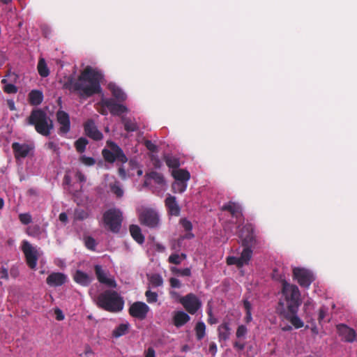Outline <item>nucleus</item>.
<instances>
[{
  "label": "nucleus",
  "mask_w": 357,
  "mask_h": 357,
  "mask_svg": "<svg viewBox=\"0 0 357 357\" xmlns=\"http://www.w3.org/2000/svg\"><path fill=\"white\" fill-rule=\"evenodd\" d=\"M56 119L61 126L59 130V133H68L70 129V121L68 114L63 110H59L56 112Z\"/></svg>",
  "instance_id": "obj_16"
},
{
  "label": "nucleus",
  "mask_w": 357,
  "mask_h": 357,
  "mask_svg": "<svg viewBox=\"0 0 357 357\" xmlns=\"http://www.w3.org/2000/svg\"><path fill=\"white\" fill-rule=\"evenodd\" d=\"M172 271L174 273L179 274L182 276H190L191 275V271L189 268H185L183 269H178L176 267L172 268Z\"/></svg>",
  "instance_id": "obj_47"
},
{
  "label": "nucleus",
  "mask_w": 357,
  "mask_h": 357,
  "mask_svg": "<svg viewBox=\"0 0 357 357\" xmlns=\"http://www.w3.org/2000/svg\"><path fill=\"white\" fill-rule=\"evenodd\" d=\"M145 296L146 298V301L149 303H153L157 302L158 301V296L156 292L148 290L145 292Z\"/></svg>",
  "instance_id": "obj_43"
},
{
  "label": "nucleus",
  "mask_w": 357,
  "mask_h": 357,
  "mask_svg": "<svg viewBox=\"0 0 357 357\" xmlns=\"http://www.w3.org/2000/svg\"><path fill=\"white\" fill-rule=\"evenodd\" d=\"M196 337L198 340H201L205 336L206 326L204 322L199 321L195 326Z\"/></svg>",
  "instance_id": "obj_34"
},
{
  "label": "nucleus",
  "mask_w": 357,
  "mask_h": 357,
  "mask_svg": "<svg viewBox=\"0 0 357 357\" xmlns=\"http://www.w3.org/2000/svg\"><path fill=\"white\" fill-rule=\"evenodd\" d=\"M208 351L212 354H215L217 352V346L215 342H211L208 347Z\"/></svg>",
  "instance_id": "obj_63"
},
{
  "label": "nucleus",
  "mask_w": 357,
  "mask_h": 357,
  "mask_svg": "<svg viewBox=\"0 0 357 357\" xmlns=\"http://www.w3.org/2000/svg\"><path fill=\"white\" fill-rule=\"evenodd\" d=\"M130 328V324L127 323L121 324L112 331V336L115 338L120 337L128 333Z\"/></svg>",
  "instance_id": "obj_32"
},
{
  "label": "nucleus",
  "mask_w": 357,
  "mask_h": 357,
  "mask_svg": "<svg viewBox=\"0 0 357 357\" xmlns=\"http://www.w3.org/2000/svg\"><path fill=\"white\" fill-rule=\"evenodd\" d=\"M149 281L153 287H160L163 284V280L159 274H153L150 277Z\"/></svg>",
  "instance_id": "obj_39"
},
{
  "label": "nucleus",
  "mask_w": 357,
  "mask_h": 357,
  "mask_svg": "<svg viewBox=\"0 0 357 357\" xmlns=\"http://www.w3.org/2000/svg\"><path fill=\"white\" fill-rule=\"evenodd\" d=\"M239 238L243 247L254 248L261 243L259 238L255 233V227L251 223H247L241 228Z\"/></svg>",
  "instance_id": "obj_6"
},
{
  "label": "nucleus",
  "mask_w": 357,
  "mask_h": 357,
  "mask_svg": "<svg viewBox=\"0 0 357 357\" xmlns=\"http://www.w3.org/2000/svg\"><path fill=\"white\" fill-rule=\"evenodd\" d=\"M123 220V213L116 208H109L102 214L105 228L114 234L120 232Z\"/></svg>",
  "instance_id": "obj_5"
},
{
  "label": "nucleus",
  "mask_w": 357,
  "mask_h": 357,
  "mask_svg": "<svg viewBox=\"0 0 357 357\" xmlns=\"http://www.w3.org/2000/svg\"><path fill=\"white\" fill-rule=\"evenodd\" d=\"M118 173H119V176L122 179H126V170H125V169L123 168V167H120L119 168Z\"/></svg>",
  "instance_id": "obj_64"
},
{
  "label": "nucleus",
  "mask_w": 357,
  "mask_h": 357,
  "mask_svg": "<svg viewBox=\"0 0 357 357\" xmlns=\"http://www.w3.org/2000/svg\"><path fill=\"white\" fill-rule=\"evenodd\" d=\"M1 83L4 84L3 91L8 94H14L17 92V87L13 84H7V79H3Z\"/></svg>",
  "instance_id": "obj_38"
},
{
  "label": "nucleus",
  "mask_w": 357,
  "mask_h": 357,
  "mask_svg": "<svg viewBox=\"0 0 357 357\" xmlns=\"http://www.w3.org/2000/svg\"><path fill=\"white\" fill-rule=\"evenodd\" d=\"M252 248L243 247L241 256L238 257L239 261L242 264V267L248 265L252 257Z\"/></svg>",
  "instance_id": "obj_29"
},
{
  "label": "nucleus",
  "mask_w": 357,
  "mask_h": 357,
  "mask_svg": "<svg viewBox=\"0 0 357 357\" xmlns=\"http://www.w3.org/2000/svg\"><path fill=\"white\" fill-rule=\"evenodd\" d=\"M272 278H273V279H274L275 280H281L282 282L283 281H285L284 280L282 279V276L281 275V274L278 272V271L277 269H274L273 271Z\"/></svg>",
  "instance_id": "obj_58"
},
{
  "label": "nucleus",
  "mask_w": 357,
  "mask_h": 357,
  "mask_svg": "<svg viewBox=\"0 0 357 357\" xmlns=\"http://www.w3.org/2000/svg\"><path fill=\"white\" fill-rule=\"evenodd\" d=\"M168 261L170 264L178 265L181 263V257L178 254H172L168 258Z\"/></svg>",
  "instance_id": "obj_52"
},
{
  "label": "nucleus",
  "mask_w": 357,
  "mask_h": 357,
  "mask_svg": "<svg viewBox=\"0 0 357 357\" xmlns=\"http://www.w3.org/2000/svg\"><path fill=\"white\" fill-rule=\"evenodd\" d=\"M252 248L243 247L241 256L238 257L239 261L242 264V267L248 265L252 257Z\"/></svg>",
  "instance_id": "obj_30"
},
{
  "label": "nucleus",
  "mask_w": 357,
  "mask_h": 357,
  "mask_svg": "<svg viewBox=\"0 0 357 357\" xmlns=\"http://www.w3.org/2000/svg\"><path fill=\"white\" fill-rule=\"evenodd\" d=\"M144 144L146 149L151 152H156L158 151L157 146L150 140H146Z\"/></svg>",
  "instance_id": "obj_53"
},
{
  "label": "nucleus",
  "mask_w": 357,
  "mask_h": 357,
  "mask_svg": "<svg viewBox=\"0 0 357 357\" xmlns=\"http://www.w3.org/2000/svg\"><path fill=\"white\" fill-rule=\"evenodd\" d=\"M85 245L88 249L95 250L96 242L93 237L88 236L85 238Z\"/></svg>",
  "instance_id": "obj_49"
},
{
  "label": "nucleus",
  "mask_w": 357,
  "mask_h": 357,
  "mask_svg": "<svg viewBox=\"0 0 357 357\" xmlns=\"http://www.w3.org/2000/svg\"><path fill=\"white\" fill-rule=\"evenodd\" d=\"M74 215L76 220H84L89 217V213L85 210L77 208L75 210Z\"/></svg>",
  "instance_id": "obj_42"
},
{
  "label": "nucleus",
  "mask_w": 357,
  "mask_h": 357,
  "mask_svg": "<svg viewBox=\"0 0 357 357\" xmlns=\"http://www.w3.org/2000/svg\"><path fill=\"white\" fill-rule=\"evenodd\" d=\"M165 204L168 214L172 216H178L181 213V208L174 196L169 195L165 200Z\"/></svg>",
  "instance_id": "obj_20"
},
{
  "label": "nucleus",
  "mask_w": 357,
  "mask_h": 357,
  "mask_svg": "<svg viewBox=\"0 0 357 357\" xmlns=\"http://www.w3.org/2000/svg\"><path fill=\"white\" fill-rule=\"evenodd\" d=\"M293 276L299 285L305 288H308L314 280L312 272L303 268H294Z\"/></svg>",
  "instance_id": "obj_11"
},
{
  "label": "nucleus",
  "mask_w": 357,
  "mask_h": 357,
  "mask_svg": "<svg viewBox=\"0 0 357 357\" xmlns=\"http://www.w3.org/2000/svg\"><path fill=\"white\" fill-rule=\"evenodd\" d=\"M19 220L23 225H28L31 222L32 218L29 213H20Z\"/></svg>",
  "instance_id": "obj_46"
},
{
  "label": "nucleus",
  "mask_w": 357,
  "mask_h": 357,
  "mask_svg": "<svg viewBox=\"0 0 357 357\" xmlns=\"http://www.w3.org/2000/svg\"><path fill=\"white\" fill-rule=\"evenodd\" d=\"M121 123L123 125L124 130L128 132H135L139 130L138 124L134 118L123 116Z\"/></svg>",
  "instance_id": "obj_24"
},
{
  "label": "nucleus",
  "mask_w": 357,
  "mask_h": 357,
  "mask_svg": "<svg viewBox=\"0 0 357 357\" xmlns=\"http://www.w3.org/2000/svg\"><path fill=\"white\" fill-rule=\"evenodd\" d=\"M226 262L227 265H236L238 268H242V264L239 261L238 257L229 256L227 257Z\"/></svg>",
  "instance_id": "obj_44"
},
{
  "label": "nucleus",
  "mask_w": 357,
  "mask_h": 357,
  "mask_svg": "<svg viewBox=\"0 0 357 357\" xmlns=\"http://www.w3.org/2000/svg\"><path fill=\"white\" fill-rule=\"evenodd\" d=\"M109 90L111 91L112 96L119 102L126 100L127 96L119 86L115 85L109 86Z\"/></svg>",
  "instance_id": "obj_31"
},
{
  "label": "nucleus",
  "mask_w": 357,
  "mask_h": 357,
  "mask_svg": "<svg viewBox=\"0 0 357 357\" xmlns=\"http://www.w3.org/2000/svg\"><path fill=\"white\" fill-rule=\"evenodd\" d=\"M326 314H327V308L325 307H321L319 310V314H318V321L319 323H321L324 320Z\"/></svg>",
  "instance_id": "obj_54"
},
{
  "label": "nucleus",
  "mask_w": 357,
  "mask_h": 357,
  "mask_svg": "<svg viewBox=\"0 0 357 357\" xmlns=\"http://www.w3.org/2000/svg\"><path fill=\"white\" fill-rule=\"evenodd\" d=\"M45 146L47 149H50L53 152H57L59 149L58 145L54 142H48Z\"/></svg>",
  "instance_id": "obj_55"
},
{
  "label": "nucleus",
  "mask_w": 357,
  "mask_h": 357,
  "mask_svg": "<svg viewBox=\"0 0 357 357\" xmlns=\"http://www.w3.org/2000/svg\"><path fill=\"white\" fill-rule=\"evenodd\" d=\"M12 149L13 151L15 158L16 159H20L26 158L29 155L31 147L27 144L13 142L12 144Z\"/></svg>",
  "instance_id": "obj_19"
},
{
  "label": "nucleus",
  "mask_w": 357,
  "mask_h": 357,
  "mask_svg": "<svg viewBox=\"0 0 357 357\" xmlns=\"http://www.w3.org/2000/svg\"><path fill=\"white\" fill-rule=\"evenodd\" d=\"M172 176L174 178L175 181L183 183H187V181L190 178V174L189 172L183 169L174 170L172 172Z\"/></svg>",
  "instance_id": "obj_27"
},
{
  "label": "nucleus",
  "mask_w": 357,
  "mask_h": 357,
  "mask_svg": "<svg viewBox=\"0 0 357 357\" xmlns=\"http://www.w3.org/2000/svg\"><path fill=\"white\" fill-rule=\"evenodd\" d=\"M179 303L190 314H195L202 307V301L194 294L190 293L179 298Z\"/></svg>",
  "instance_id": "obj_9"
},
{
  "label": "nucleus",
  "mask_w": 357,
  "mask_h": 357,
  "mask_svg": "<svg viewBox=\"0 0 357 357\" xmlns=\"http://www.w3.org/2000/svg\"><path fill=\"white\" fill-rule=\"evenodd\" d=\"M180 224L185 231H191L192 229V225L190 221L188 220L185 218H181L180 220Z\"/></svg>",
  "instance_id": "obj_51"
},
{
  "label": "nucleus",
  "mask_w": 357,
  "mask_h": 357,
  "mask_svg": "<svg viewBox=\"0 0 357 357\" xmlns=\"http://www.w3.org/2000/svg\"><path fill=\"white\" fill-rule=\"evenodd\" d=\"M190 319V317L183 311L175 312L173 317V324L177 327H181L188 323Z\"/></svg>",
  "instance_id": "obj_22"
},
{
  "label": "nucleus",
  "mask_w": 357,
  "mask_h": 357,
  "mask_svg": "<svg viewBox=\"0 0 357 357\" xmlns=\"http://www.w3.org/2000/svg\"><path fill=\"white\" fill-rule=\"evenodd\" d=\"M139 220L142 225L149 228H156L160 223L158 212L153 208H143L139 214Z\"/></svg>",
  "instance_id": "obj_8"
},
{
  "label": "nucleus",
  "mask_w": 357,
  "mask_h": 357,
  "mask_svg": "<svg viewBox=\"0 0 357 357\" xmlns=\"http://www.w3.org/2000/svg\"><path fill=\"white\" fill-rule=\"evenodd\" d=\"M85 134L90 138L98 141L102 138V134L98 130L93 120L89 119L84 124Z\"/></svg>",
  "instance_id": "obj_17"
},
{
  "label": "nucleus",
  "mask_w": 357,
  "mask_h": 357,
  "mask_svg": "<svg viewBox=\"0 0 357 357\" xmlns=\"http://www.w3.org/2000/svg\"><path fill=\"white\" fill-rule=\"evenodd\" d=\"M75 176L76 178H77V180L79 181V182H85L86 181V176H84V174L81 172L80 171H77L75 174Z\"/></svg>",
  "instance_id": "obj_62"
},
{
  "label": "nucleus",
  "mask_w": 357,
  "mask_h": 357,
  "mask_svg": "<svg viewBox=\"0 0 357 357\" xmlns=\"http://www.w3.org/2000/svg\"><path fill=\"white\" fill-rule=\"evenodd\" d=\"M248 333V328L244 325H240L237 328L236 336L238 339L243 337Z\"/></svg>",
  "instance_id": "obj_48"
},
{
  "label": "nucleus",
  "mask_w": 357,
  "mask_h": 357,
  "mask_svg": "<svg viewBox=\"0 0 357 357\" xmlns=\"http://www.w3.org/2000/svg\"><path fill=\"white\" fill-rule=\"evenodd\" d=\"M148 176L149 178L153 179L156 183L161 185L164 183V178L162 174L157 172H151L149 174H148Z\"/></svg>",
  "instance_id": "obj_40"
},
{
  "label": "nucleus",
  "mask_w": 357,
  "mask_h": 357,
  "mask_svg": "<svg viewBox=\"0 0 357 357\" xmlns=\"http://www.w3.org/2000/svg\"><path fill=\"white\" fill-rule=\"evenodd\" d=\"M94 271L97 280L100 284H103L110 288H116L117 283L113 277H108L109 272L102 268L100 265L94 266Z\"/></svg>",
  "instance_id": "obj_12"
},
{
  "label": "nucleus",
  "mask_w": 357,
  "mask_h": 357,
  "mask_svg": "<svg viewBox=\"0 0 357 357\" xmlns=\"http://www.w3.org/2000/svg\"><path fill=\"white\" fill-rule=\"evenodd\" d=\"M54 314L56 315V320L62 321L64 319V315L63 314V312L60 309L56 308L54 310Z\"/></svg>",
  "instance_id": "obj_60"
},
{
  "label": "nucleus",
  "mask_w": 357,
  "mask_h": 357,
  "mask_svg": "<svg viewBox=\"0 0 357 357\" xmlns=\"http://www.w3.org/2000/svg\"><path fill=\"white\" fill-rule=\"evenodd\" d=\"M26 234L29 236L37 237L41 234V228L38 225L29 226L26 229Z\"/></svg>",
  "instance_id": "obj_37"
},
{
  "label": "nucleus",
  "mask_w": 357,
  "mask_h": 357,
  "mask_svg": "<svg viewBox=\"0 0 357 357\" xmlns=\"http://www.w3.org/2000/svg\"><path fill=\"white\" fill-rule=\"evenodd\" d=\"M301 305V293L297 286L291 284L287 281L282 282V296L279 301L280 314L289 321L295 328L303 326V321L297 313Z\"/></svg>",
  "instance_id": "obj_2"
},
{
  "label": "nucleus",
  "mask_w": 357,
  "mask_h": 357,
  "mask_svg": "<svg viewBox=\"0 0 357 357\" xmlns=\"http://www.w3.org/2000/svg\"><path fill=\"white\" fill-rule=\"evenodd\" d=\"M87 144L88 140L84 137H80L75 142V147L77 152L83 153Z\"/></svg>",
  "instance_id": "obj_36"
},
{
  "label": "nucleus",
  "mask_w": 357,
  "mask_h": 357,
  "mask_svg": "<svg viewBox=\"0 0 357 357\" xmlns=\"http://www.w3.org/2000/svg\"><path fill=\"white\" fill-rule=\"evenodd\" d=\"M111 191L119 198L123 197V190L119 184L112 185L110 187Z\"/></svg>",
  "instance_id": "obj_45"
},
{
  "label": "nucleus",
  "mask_w": 357,
  "mask_h": 357,
  "mask_svg": "<svg viewBox=\"0 0 357 357\" xmlns=\"http://www.w3.org/2000/svg\"><path fill=\"white\" fill-rule=\"evenodd\" d=\"M144 357H155V351L153 347H149L145 351Z\"/></svg>",
  "instance_id": "obj_61"
},
{
  "label": "nucleus",
  "mask_w": 357,
  "mask_h": 357,
  "mask_svg": "<svg viewBox=\"0 0 357 357\" xmlns=\"http://www.w3.org/2000/svg\"><path fill=\"white\" fill-rule=\"evenodd\" d=\"M103 79L104 75L100 70L87 66L81 72L77 79L69 77L63 88L76 93L81 98H86L102 91L100 83Z\"/></svg>",
  "instance_id": "obj_1"
},
{
  "label": "nucleus",
  "mask_w": 357,
  "mask_h": 357,
  "mask_svg": "<svg viewBox=\"0 0 357 357\" xmlns=\"http://www.w3.org/2000/svg\"><path fill=\"white\" fill-rule=\"evenodd\" d=\"M66 281L67 276L59 272L52 273L46 279V282L50 287H59L65 284Z\"/></svg>",
  "instance_id": "obj_18"
},
{
  "label": "nucleus",
  "mask_w": 357,
  "mask_h": 357,
  "mask_svg": "<svg viewBox=\"0 0 357 357\" xmlns=\"http://www.w3.org/2000/svg\"><path fill=\"white\" fill-rule=\"evenodd\" d=\"M27 124L33 126L36 131L43 136H49L53 129V121L41 109H34L26 119Z\"/></svg>",
  "instance_id": "obj_4"
},
{
  "label": "nucleus",
  "mask_w": 357,
  "mask_h": 357,
  "mask_svg": "<svg viewBox=\"0 0 357 357\" xmlns=\"http://www.w3.org/2000/svg\"><path fill=\"white\" fill-rule=\"evenodd\" d=\"M74 280L79 284L87 287L92 282V278L87 273L77 270L74 275Z\"/></svg>",
  "instance_id": "obj_23"
},
{
  "label": "nucleus",
  "mask_w": 357,
  "mask_h": 357,
  "mask_svg": "<svg viewBox=\"0 0 357 357\" xmlns=\"http://www.w3.org/2000/svg\"><path fill=\"white\" fill-rule=\"evenodd\" d=\"M107 146L110 149H104L102 151V155L105 161L110 163L116 160L122 163H126L128 161L123 150L115 142H107Z\"/></svg>",
  "instance_id": "obj_7"
},
{
  "label": "nucleus",
  "mask_w": 357,
  "mask_h": 357,
  "mask_svg": "<svg viewBox=\"0 0 357 357\" xmlns=\"http://www.w3.org/2000/svg\"><path fill=\"white\" fill-rule=\"evenodd\" d=\"M22 250L24 255L27 266L31 269H35L38 259L37 250L29 241L24 240L22 241Z\"/></svg>",
  "instance_id": "obj_10"
},
{
  "label": "nucleus",
  "mask_w": 357,
  "mask_h": 357,
  "mask_svg": "<svg viewBox=\"0 0 357 357\" xmlns=\"http://www.w3.org/2000/svg\"><path fill=\"white\" fill-rule=\"evenodd\" d=\"M100 103L107 108L112 115L120 116L128 111L126 106L116 103L112 98L102 99Z\"/></svg>",
  "instance_id": "obj_14"
},
{
  "label": "nucleus",
  "mask_w": 357,
  "mask_h": 357,
  "mask_svg": "<svg viewBox=\"0 0 357 357\" xmlns=\"http://www.w3.org/2000/svg\"><path fill=\"white\" fill-rule=\"evenodd\" d=\"M338 335L342 337V340L346 342H354L356 337V331L344 324H340L336 326Z\"/></svg>",
  "instance_id": "obj_15"
},
{
  "label": "nucleus",
  "mask_w": 357,
  "mask_h": 357,
  "mask_svg": "<svg viewBox=\"0 0 357 357\" xmlns=\"http://www.w3.org/2000/svg\"><path fill=\"white\" fill-rule=\"evenodd\" d=\"M96 301L98 307L112 313L120 312L124 307L123 298L112 289H106L100 293Z\"/></svg>",
  "instance_id": "obj_3"
},
{
  "label": "nucleus",
  "mask_w": 357,
  "mask_h": 357,
  "mask_svg": "<svg viewBox=\"0 0 357 357\" xmlns=\"http://www.w3.org/2000/svg\"><path fill=\"white\" fill-rule=\"evenodd\" d=\"M187 188V183L174 181L172 185V191L174 193H182Z\"/></svg>",
  "instance_id": "obj_35"
},
{
  "label": "nucleus",
  "mask_w": 357,
  "mask_h": 357,
  "mask_svg": "<svg viewBox=\"0 0 357 357\" xmlns=\"http://www.w3.org/2000/svg\"><path fill=\"white\" fill-rule=\"evenodd\" d=\"M149 311V307L144 303L137 301L132 303L129 308V314L131 317L143 320L146 318Z\"/></svg>",
  "instance_id": "obj_13"
},
{
  "label": "nucleus",
  "mask_w": 357,
  "mask_h": 357,
  "mask_svg": "<svg viewBox=\"0 0 357 357\" xmlns=\"http://www.w3.org/2000/svg\"><path fill=\"white\" fill-rule=\"evenodd\" d=\"M80 161L86 166H92L96 163L94 158L82 155L80 157Z\"/></svg>",
  "instance_id": "obj_50"
},
{
  "label": "nucleus",
  "mask_w": 357,
  "mask_h": 357,
  "mask_svg": "<svg viewBox=\"0 0 357 357\" xmlns=\"http://www.w3.org/2000/svg\"><path fill=\"white\" fill-rule=\"evenodd\" d=\"M0 275L1 279L8 280V271L7 268L4 266H1L0 270Z\"/></svg>",
  "instance_id": "obj_59"
},
{
  "label": "nucleus",
  "mask_w": 357,
  "mask_h": 357,
  "mask_svg": "<svg viewBox=\"0 0 357 357\" xmlns=\"http://www.w3.org/2000/svg\"><path fill=\"white\" fill-rule=\"evenodd\" d=\"M166 165L171 168H177L180 166L179 160L173 156H166L165 158Z\"/></svg>",
  "instance_id": "obj_41"
},
{
  "label": "nucleus",
  "mask_w": 357,
  "mask_h": 357,
  "mask_svg": "<svg viewBox=\"0 0 357 357\" xmlns=\"http://www.w3.org/2000/svg\"><path fill=\"white\" fill-rule=\"evenodd\" d=\"M37 68L38 73L42 77H46L50 75L49 68L46 64L45 60L43 58L39 59Z\"/></svg>",
  "instance_id": "obj_33"
},
{
  "label": "nucleus",
  "mask_w": 357,
  "mask_h": 357,
  "mask_svg": "<svg viewBox=\"0 0 357 357\" xmlns=\"http://www.w3.org/2000/svg\"><path fill=\"white\" fill-rule=\"evenodd\" d=\"M218 337L220 340L226 341L229 338L231 328L228 323H223L218 326Z\"/></svg>",
  "instance_id": "obj_28"
},
{
  "label": "nucleus",
  "mask_w": 357,
  "mask_h": 357,
  "mask_svg": "<svg viewBox=\"0 0 357 357\" xmlns=\"http://www.w3.org/2000/svg\"><path fill=\"white\" fill-rule=\"evenodd\" d=\"M233 347L234 349H236L237 351H243L245 347V343L241 342V340L235 341L233 343Z\"/></svg>",
  "instance_id": "obj_56"
},
{
  "label": "nucleus",
  "mask_w": 357,
  "mask_h": 357,
  "mask_svg": "<svg viewBox=\"0 0 357 357\" xmlns=\"http://www.w3.org/2000/svg\"><path fill=\"white\" fill-rule=\"evenodd\" d=\"M169 282L171 287L173 288H180L181 286L180 280L175 278H170Z\"/></svg>",
  "instance_id": "obj_57"
},
{
  "label": "nucleus",
  "mask_w": 357,
  "mask_h": 357,
  "mask_svg": "<svg viewBox=\"0 0 357 357\" xmlns=\"http://www.w3.org/2000/svg\"><path fill=\"white\" fill-rule=\"evenodd\" d=\"M28 98L29 102L31 105L37 106L43 102V94L42 91L35 89L29 92Z\"/></svg>",
  "instance_id": "obj_25"
},
{
  "label": "nucleus",
  "mask_w": 357,
  "mask_h": 357,
  "mask_svg": "<svg viewBox=\"0 0 357 357\" xmlns=\"http://www.w3.org/2000/svg\"><path fill=\"white\" fill-rule=\"evenodd\" d=\"M130 233L132 238L139 244H142L144 242V236L142 234L140 227L136 225H131L129 228Z\"/></svg>",
  "instance_id": "obj_26"
},
{
  "label": "nucleus",
  "mask_w": 357,
  "mask_h": 357,
  "mask_svg": "<svg viewBox=\"0 0 357 357\" xmlns=\"http://www.w3.org/2000/svg\"><path fill=\"white\" fill-rule=\"evenodd\" d=\"M222 211H229L232 217L238 219L242 216L241 208L238 204L235 202H229L222 206Z\"/></svg>",
  "instance_id": "obj_21"
}]
</instances>
